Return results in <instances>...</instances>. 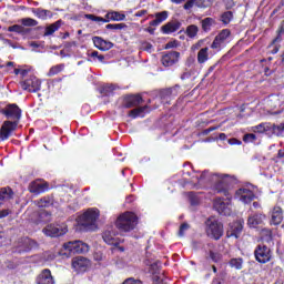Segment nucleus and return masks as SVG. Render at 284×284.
<instances>
[{
	"instance_id": "6e6d98bb",
	"label": "nucleus",
	"mask_w": 284,
	"mask_h": 284,
	"mask_svg": "<svg viewBox=\"0 0 284 284\" xmlns=\"http://www.w3.org/2000/svg\"><path fill=\"white\" fill-rule=\"evenodd\" d=\"M8 241V237L6 236V233L0 232V247Z\"/></svg>"
},
{
	"instance_id": "f257e3e1",
	"label": "nucleus",
	"mask_w": 284,
	"mask_h": 284,
	"mask_svg": "<svg viewBox=\"0 0 284 284\" xmlns=\"http://www.w3.org/2000/svg\"><path fill=\"white\" fill-rule=\"evenodd\" d=\"M199 183H210L217 194H223L226 200L216 197L213 203L214 210L223 216H230L232 214V194H230V183L232 178L230 175L213 174L204 171L201 176H196Z\"/></svg>"
},
{
	"instance_id": "09e8293b",
	"label": "nucleus",
	"mask_w": 284,
	"mask_h": 284,
	"mask_svg": "<svg viewBox=\"0 0 284 284\" xmlns=\"http://www.w3.org/2000/svg\"><path fill=\"white\" fill-rule=\"evenodd\" d=\"M210 258L213 263H219L221 261V253H214V251H210Z\"/></svg>"
},
{
	"instance_id": "680f3d73",
	"label": "nucleus",
	"mask_w": 284,
	"mask_h": 284,
	"mask_svg": "<svg viewBox=\"0 0 284 284\" xmlns=\"http://www.w3.org/2000/svg\"><path fill=\"white\" fill-rule=\"evenodd\" d=\"M145 14H148V10H141V11H138L134 17H145Z\"/></svg>"
},
{
	"instance_id": "58836bf2",
	"label": "nucleus",
	"mask_w": 284,
	"mask_h": 284,
	"mask_svg": "<svg viewBox=\"0 0 284 284\" xmlns=\"http://www.w3.org/2000/svg\"><path fill=\"white\" fill-rule=\"evenodd\" d=\"M64 68H65L64 64H58V65L52 67L48 72V77H54V75L59 74V72H63Z\"/></svg>"
},
{
	"instance_id": "f704fd0d",
	"label": "nucleus",
	"mask_w": 284,
	"mask_h": 284,
	"mask_svg": "<svg viewBox=\"0 0 284 284\" xmlns=\"http://www.w3.org/2000/svg\"><path fill=\"white\" fill-rule=\"evenodd\" d=\"M230 267H233L234 270H243V258H231L229 262Z\"/></svg>"
},
{
	"instance_id": "de8ad7c7",
	"label": "nucleus",
	"mask_w": 284,
	"mask_h": 284,
	"mask_svg": "<svg viewBox=\"0 0 284 284\" xmlns=\"http://www.w3.org/2000/svg\"><path fill=\"white\" fill-rule=\"evenodd\" d=\"M187 230H190V224L187 223L181 224L179 230V236H185V232H187Z\"/></svg>"
},
{
	"instance_id": "a878e982",
	"label": "nucleus",
	"mask_w": 284,
	"mask_h": 284,
	"mask_svg": "<svg viewBox=\"0 0 284 284\" xmlns=\"http://www.w3.org/2000/svg\"><path fill=\"white\" fill-rule=\"evenodd\" d=\"M243 232V224L241 222H234L231 226V231H227L226 236L232 237L235 236V239H239V234Z\"/></svg>"
},
{
	"instance_id": "72a5a7b5",
	"label": "nucleus",
	"mask_w": 284,
	"mask_h": 284,
	"mask_svg": "<svg viewBox=\"0 0 284 284\" xmlns=\"http://www.w3.org/2000/svg\"><path fill=\"white\" fill-rule=\"evenodd\" d=\"M111 21H125V14L119 11H109Z\"/></svg>"
},
{
	"instance_id": "7c9ffc66",
	"label": "nucleus",
	"mask_w": 284,
	"mask_h": 284,
	"mask_svg": "<svg viewBox=\"0 0 284 284\" xmlns=\"http://www.w3.org/2000/svg\"><path fill=\"white\" fill-rule=\"evenodd\" d=\"M19 22L23 28H34L39 26V21L32 18H22L21 20H19Z\"/></svg>"
},
{
	"instance_id": "0e129e2a",
	"label": "nucleus",
	"mask_w": 284,
	"mask_h": 284,
	"mask_svg": "<svg viewBox=\"0 0 284 284\" xmlns=\"http://www.w3.org/2000/svg\"><path fill=\"white\" fill-rule=\"evenodd\" d=\"M266 243H272V231H266Z\"/></svg>"
},
{
	"instance_id": "5fc2aeb1",
	"label": "nucleus",
	"mask_w": 284,
	"mask_h": 284,
	"mask_svg": "<svg viewBox=\"0 0 284 284\" xmlns=\"http://www.w3.org/2000/svg\"><path fill=\"white\" fill-rule=\"evenodd\" d=\"M227 143H229V145H241L242 142L240 140H237L236 138H232V139L227 140Z\"/></svg>"
},
{
	"instance_id": "ea45409f",
	"label": "nucleus",
	"mask_w": 284,
	"mask_h": 284,
	"mask_svg": "<svg viewBox=\"0 0 284 284\" xmlns=\"http://www.w3.org/2000/svg\"><path fill=\"white\" fill-rule=\"evenodd\" d=\"M186 34L187 37H190L191 39H194V37H196V34H199V27L191 24L186 28Z\"/></svg>"
},
{
	"instance_id": "20e7f679",
	"label": "nucleus",
	"mask_w": 284,
	"mask_h": 284,
	"mask_svg": "<svg viewBox=\"0 0 284 284\" xmlns=\"http://www.w3.org/2000/svg\"><path fill=\"white\" fill-rule=\"evenodd\" d=\"M101 215V212L97 207H92L87 210L84 214L80 216V225L82 227H85L87 230H97V221H99V216Z\"/></svg>"
},
{
	"instance_id": "4be33fe9",
	"label": "nucleus",
	"mask_w": 284,
	"mask_h": 284,
	"mask_svg": "<svg viewBox=\"0 0 284 284\" xmlns=\"http://www.w3.org/2000/svg\"><path fill=\"white\" fill-rule=\"evenodd\" d=\"M179 90H181V87L175 85L173 88L163 89L160 91V97L163 99V101L171 99V97H176L179 94Z\"/></svg>"
},
{
	"instance_id": "f3484780",
	"label": "nucleus",
	"mask_w": 284,
	"mask_h": 284,
	"mask_svg": "<svg viewBox=\"0 0 284 284\" xmlns=\"http://www.w3.org/2000/svg\"><path fill=\"white\" fill-rule=\"evenodd\" d=\"M37 284H54V277L49 268L42 270L36 280Z\"/></svg>"
},
{
	"instance_id": "5701e85b",
	"label": "nucleus",
	"mask_w": 284,
	"mask_h": 284,
	"mask_svg": "<svg viewBox=\"0 0 284 284\" xmlns=\"http://www.w3.org/2000/svg\"><path fill=\"white\" fill-rule=\"evenodd\" d=\"M14 199V192L10 186L1 187L0 189V205H2L3 201H10Z\"/></svg>"
},
{
	"instance_id": "1a4fd4ad",
	"label": "nucleus",
	"mask_w": 284,
	"mask_h": 284,
	"mask_svg": "<svg viewBox=\"0 0 284 284\" xmlns=\"http://www.w3.org/2000/svg\"><path fill=\"white\" fill-rule=\"evenodd\" d=\"M45 236H51L52 239L57 236H63V234L68 233V226L65 224H49L43 229Z\"/></svg>"
},
{
	"instance_id": "6ab92c4d",
	"label": "nucleus",
	"mask_w": 284,
	"mask_h": 284,
	"mask_svg": "<svg viewBox=\"0 0 284 284\" xmlns=\"http://www.w3.org/2000/svg\"><path fill=\"white\" fill-rule=\"evenodd\" d=\"M143 103V98L141 95H125L123 100L124 108H136V105H141Z\"/></svg>"
},
{
	"instance_id": "4468645a",
	"label": "nucleus",
	"mask_w": 284,
	"mask_h": 284,
	"mask_svg": "<svg viewBox=\"0 0 284 284\" xmlns=\"http://www.w3.org/2000/svg\"><path fill=\"white\" fill-rule=\"evenodd\" d=\"M102 239L106 245H119V243H121L119 237H116V232H114L113 226H110L104 231Z\"/></svg>"
},
{
	"instance_id": "473e14b6",
	"label": "nucleus",
	"mask_w": 284,
	"mask_h": 284,
	"mask_svg": "<svg viewBox=\"0 0 284 284\" xmlns=\"http://www.w3.org/2000/svg\"><path fill=\"white\" fill-rule=\"evenodd\" d=\"M34 204L38 207H50V205H52V199H50V196H44V197L36 201Z\"/></svg>"
},
{
	"instance_id": "f8f14e48",
	"label": "nucleus",
	"mask_w": 284,
	"mask_h": 284,
	"mask_svg": "<svg viewBox=\"0 0 284 284\" xmlns=\"http://www.w3.org/2000/svg\"><path fill=\"white\" fill-rule=\"evenodd\" d=\"M231 32L229 29H223L213 40L211 48L212 50H221L225 45V41L230 37Z\"/></svg>"
},
{
	"instance_id": "8fccbe9b",
	"label": "nucleus",
	"mask_w": 284,
	"mask_h": 284,
	"mask_svg": "<svg viewBox=\"0 0 284 284\" xmlns=\"http://www.w3.org/2000/svg\"><path fill=\"white\" fill-rule=\"evenodd\" d=\"M122 284H143V282L134 277H128Z\"/></svg>"
},
{
	"instance_id": "2f4dec72",
	"label": "nucleus",
	"mask_w": 284,
	"mask_h": 284,
	"mask_svg": "<svg viewBox=\"0 0 284 284\" xmlns=\"http://www.w3.org/2000/svg\"><path fill=\"white\" fill-rule=\"evenodd\" d=\"M61 28V20H58L57 22L50 24L49 27L45 28L44 37H50L52 36L53 32H57Z\"/></svg>"
},
{
	"instance_id": "4d7b16f0",
	"label": "nucleus",
	"mask_w": 284,
	"mask_h": 284,
	"mask_svg": "<svg viewBox=\"0 0 284 284\" xmlns=\"http://www.w3.org/2000/svg\"><path fill=\"white\" fill-rule=\"evenodd\" d=\"M10 214V210L4 209L0 211V219H6Z\"/></svg>"
},
{
	"instance_id": "9b49d317",
	"label": "nucleus",
	"mask_w": 284,
	"mask_h": 284,
	"mask_svg": "<svg viewBox=\"0 0 284 284\" xmlns=\"http://www.w3.org/2000/svg\"><path fill=\"white\" fill-rule=\"evenodd\" d=\"M254 197H255L254 192H252V190L246 187L239 189L234 195V199L236 201H241L242 203H245V204L253 202Z\"/></svg>"
},
{
	"instance_id": "e2e57ef3",
	"label": "nucleus",
	"mask_w": 284,
	"mask_h": 284,
	"mask_svg": "<svg viewBox=\"0 0 284 284\" xmlns=\"http://www.w3.org/2000/svg\"><path fill=\"white\" fill-rule=\"evenodd\" d=\"M99 55V51H92L91 53H88V57H91L92 59H98Z\"/></svg>"
},
{
	"instance_id": "c9c22d12",
	"label": "nucleus",
	"mask_w": 284,
	"mask_h": 284,
	"mask_svg": "<svg viewBox=\"0 0 284 284\" xmlns=\"http://www.w3.org/2000/svg\"><path fill=\"white\" fill-rule=\"evenodd\" d=\"M281 41H283V39H281V34H278L271 43L270 48H273V50L271 51V54H277L278 50H281V45L276 44V43H281Z\"/></svg>"
},
{
	"instance_id": "13d9d810",
	"label": "nucleus",
	"mask_w": 284,
	"mask_h": 284,
	"mask_svg": "<svg viewBox=\"0 0 284 284\" xmlns=\"http://www.w3.org/2000/svg\"><path fill=\"white\" fill-rule=\"evenodd\" d=\"M203 45V41H199L195 44L192 45L191 50H201V47Z\"/></svg>"
},
{
	"instance_id": "c85d7f7f",
	"label": "nucleus",
	"mask_w": 284,
	"mask_h": 284,
	"mask_svg": "<svg viewBox=\"0 0 284 284\" xmlns=\"http://www.w3.org/2000/svg\"><path fill=\"white\" fill-rule=\"evenodd\" d=\"M32 12L36 17H38V19H42V21H45V19H48V17H52V11L41 9V8L33 9Z\"/></svg>"
},
{
	"instance_id": "774afa93",
	"label": "nucleus",
	"mask_w": 284,
	"mask_h": 284,
	"mask_svg": "<svg viewBox=\"0 0 284 284\" xmlns=\"http://www.w3.org/2000/svg\"><path fill=\"white\" fill-rule=\"evenodd\" d=\"M170 48H174V42L166 43L165 50H170Z\"/></svg>"
},
{
	"instance_id": "69168bd1",
	"label": "nucleus",
	"mask_w": 284,
	"mask_h": 284,
	"mask_svg": "<svg viewBox=\"0 0 284 284\" xmlns=\"http://www.w3.org/2000/svg\"><path fill=\"white\" fill-rule=\"evenodd\" d=\"M112 90H114V87H112V85L104 87V94H108L109 92H112Z\"/></svg>"
},
{
	"instance_id": "39448f33",
	"label": "nucleus",
	"mask_w": 284,
	"mask_h": 284,
	"mask_svg": "<svg viewBox=\"0 0 284 284\" xmlns=\"http://www.w3.org/2000/svg\"><path fill=\"white\" fill-rule=\"evenodd\" d=\"M205 233L210 239L220 241L223 236V223L215 217H209L205 222Z\"/></svg>"
},
{
	"instance_id": "052dcab7",
	"label": "nucleus",
	"mask_w": 284,
	"mask_h": 284,
	"mask_svg": "<svg viewBox=\"0 0 284 284\" xmlns=\"http://www.w3.org/2000/svg\"><path fill=\"white\" fill-rule=\"evenodd\" d=\"M102 23H110V21H112V19L110 18V12H108L105 14V18H102V20H100Z\"/></svg>"
},
{
	"instance_id": "864d4df0",
	"label": "nucleus",
	"mask_w": 284,
	"mask_h": 284,
	"mask_svg": "<svg viewBox=\"0 0 284 284\" xmlns=\"http://www.w3.org/2000/svg\"><path fill=\"white\" fill-rule=\"evenodd\" d=\"M194 3H196V0H189V1L184 4V10H192V8H194Z\"/></svg>"
},
{
	"instance_id": "3c124183",
	"label": "nucleus",
	"mask_w": 284,
	"mask_h": 284,
	"mask_svg": "<svg viewBox=\"0 0 284 284\" xmlns=\"http://www.w3.org/2000/svg\"><path fill=\"white\" fill-rule=\"evenodd\" d=\"M85 19H89V21H95V22L103 21V18L94 14H85Z\"/></svg>"
},
{
	"instance_id": "c756f323",
	"label": "nucleus",
	"mask_w": 284,
	"mask_h": 284,
	"mask_svg": "<svg viewBox=\"0 0 284 284\" xmlns=\"http://www.w3.org/2000/svg\"><path fill=\"white\" fill-rule=\"evenodd\" d=\"M168 19V11H162L155 13V19L150 22V26L156 27L160 26V23H163Z\"/></svg>"
},
{
	"instance_id": "79ce46f5",
	"label": "nucleus",
	"mask_w": 284,
	"mask_h": 284,
	"mask_svg": "<svg viewBox=\"0 0 284 284\" xmlns=\"http://www.w3.org/2000/svg\"><path fill=\"white\" fill-rule=\"evenodd\" d=\"M222 22L227 26V23H230V21H232V19H234V14L232 13V11H226L222 14L221 17Z\"/></svg>"
},
{
	"instance_id": "412c9836",
	"label": "nucleus",
	"mask_w": 284,
	"mask_h": 284,
	"mask_svg": "<svg viewBox=\"0 0 284 284\" xmlns=\"http://www.w3.org/2000/svg\"><path fill=\"white\" fill-rule=\"evenodd\" d=\"M263 221H265V215L256 213L248 216L247 225L250 227H258V225H263Z\"/></svg>"
},
{
	"instance_id": "603ef678",
	"label": "nucleus",
	"mask_w": 284,
	"mask_h": 284,
	"mask_svg": "<svg viewBox=\"0 0 284 284\" xmlns=\"http://www.w3.org/2000/svg\"><path fill=\"white\" fill-rule=\"evenodd\" d=\"M276 163H284V149H281L276 156Z\"/></svg>"
},
{
	"instance_id": "dca6fc26",
	"label": "nucleus",
	"mask_w": 284,
	"mask_h": 284,
	"mask_svg": "<svg viewBox=\"0 0 284 284\" xmlns=\"http://www.w3.org/2000/svg\"><path fill=\"white\" fill-rule=\"evenodd\" d=\"M48 183L41 180H36L29 184V192L31 194H42V192H47Z\"/></svg>"
},
{
	"instance_id": "2eb2a0df",
	"label": "nucleus",
	"mask_w": 284,
	"mask_h": 284,
	"mask_svg": "<svg viewBox=\"0 0 284 284\" xmlns=\"http://www.w3.org/2000/svg\"><path fill=\"white\" fill-rule=\"evenodd\" d=\"M72 267L75 272H87L90 267V261L83 256H78L72 260Z\"/></svg>"
},
{
	"instance_id": "bb28decb",
	"label": "nucleus",
	"mask_w": 284,
	"mask_h": 284,
	"mask_svg": "<svg viewBox=\"0 0 284 284\" xmlns=\"http://www.w3.org/2000/svg\"><path fill=\"white\" fill-rule=\"evenodd\" d=\"M283 132H284V123L278 125L271 123L268 136H272V134H275V136H283Z\"/></svg>"
},
{
	"instance_id": "a211bd4d",
	"label": "nucleus",
	"mask_w": 284,
	"mask_h": 284,
	"mask_svg": "<svg viewBox=\"0 0 284 284\" xmlns=\"http://www.w3.org/2000/svg\"><path fill=\"white\" fill-rule=\"evenodd\" d=\"M93 43L95 48L102 52H108V50H112V48H114V43L104 40L101 37H93Z\"/></svg>"
},
{
	"instance_id": "bf43d9fd",
	"label": "nucleus",
	"mask_w": 284,
	"mask_h": 284,
	"mask_svg": "<svg viewBox=\"0 0 284 284\" xmlns=\"http://www.w3.org/2000/svg\"><path fill=\"white\" fill-rule=\"evenodd\" d=\"M143 50H146V52H152V44L149 43V42H145L143 45H142Z\"/></svg>"
},
{
	"instance_id": "0eeeda50",
	"label": "nucleus",
	"mask_w": 284,
	"mask_h": 284,
	"mask_svg": "<svg viewBox=\"0 0 284 284\" xmlns=\"http://www.w3.org/2000/svg\"><path fill=\"white\" fill-rule=\"evenodd\" d=\"M179 59H181L179 51H166L162 53L161 63L164 68H172L179 63Z\"/></svg>"
},
{
	"instance_id": "f03ea898",
	"label": "nucleus",
	"mask_w": 284,
	"mask_h": 284,
	"mask_svg": "<svg viewBox=\"0 0 284 284\" xmlns=\"http://www.w3.org/2000/svg\"><path fill=\"white\" fill-rule=\"evenodd\" d=\"M1 114H4L7 119H11L13 121H4L0 129L1 141H8L12 132L17 130V125H19V120L21 119V110L17 104H9L6 109L1 110Z\"/></svg>"
},
{
	"instance_id": "7ed1b4c3",
	"label": "nucleus",
	"mask_w": 284,
	"mask_h": 284,
	"mask_svg": "<svg viewBox=\"0 0 284 284\" xmlns=\"http://www.w3.org/2000/svg\"><path fill=\"white\" fill-rule=\"evenodd\" d=\"M138 221L139 219L136 217V214L125 212L118 217L115 226L120 232H132V230L136 227Z\"/></svg>"
},
{
	"instance_id": "423d86ee",
	"label": "nucleus",
	"mask_w": 284,
	"mask_h": 284,
	"mask_svg": "<svg viewBox=\"0 0 284 284\" xmlns=\"http://www.w3.org/2000/svg\"><path fill=\"white\" fill-rule=\"evenodd\" d=\"M254 256L258 263H270L272 261V250L265 244H260L254 251Z\"/></svg>"
},
{
	"instance_id": "49530a36",
	"label": "nucleus",
	"mask_w": 284,
	"mask_h": 284,
	"mask_svg": "<svg viewBox=\"0 0 284 284\" xmlns=\"http://www.w3.org/2000/svg\"><path fill=\"white\" fill-rule=\"evenodd\" d=\"M153 283L154 284H165V280L163 278V275H159V273H155L153 275Z\"/></svg>"
},
{
	"instance_id": "aec40b11",
	"label": "nucleus",
	"mask_w": 284,
	"mask_h": 284,
	"mask_svg": "<svg viewBox=\"0 0 284 284\" xmlns=\"http://www.w3.org/2000/svg\"><path fill=\"white\" fill-rule=\"evenodd\" d=\"M272 225H281L283 223V209L275 206L271 215Z\"/></svg>"
},
{
	"instance_id": "b1692460",
	"label": "nucleus",
	"mask_w": 284,
	"mask_h": 284,
	"mask_svg": "<svg viewBox=\"0 0 284 284\" xmlns=\"http://www.w3.org/2000/svg\"><path fill=\"white\" fill-rule=\"evenodd\" d=\"M271 122H263L255 126H252V132H255L257 134H267L270 136V129H271Z\"/></svg>"
},
{
	"instance_id": "e433bc0d",
	"label": "nucleus",
	"mask_w": 284,
	"mask_h": 284,
	"mask_svg": "<svg viewBox=\"0 0 284 284\" xmlns=\"http://www.w3.org/2000/svg\"><path fill=\"white\" fill-rule=\"evenodd\" d=\"M146 110H148V105L139 106V108L131 110L130 114H131V116L136 119V116H143V114Z\"/></svg>"
},
{
	"instance_id": "ddd939ff",
	"label": "nucleus",
	"mask_w": 284,
	"mask_h": 284,
	"mask_svg": "<svg viewBox=\"0 0 284 284\" xmlns=\"http://www.w3.org/2000/svg\"><path fill=\"white\" fill-rule=\"evenodd\" d=\"M33 247H37V242L30 240V237H22L18 241L16 252L21 254L22 252H30Z\"/></svg>"
},
{
	"instance_id": "4c0bfd02",
	"label": "nucleus",
	"mask_w": 284,
	"mask_h": 284,
	"mask_svg": "<svg viewBox=\"0 0 284 284\" xmlns=\"http://www.w3.org/2000/svg\"><path fill=\"white\" fill-rule=\"evenodd\" d=\"M8 32H17L18 34H26V27L23 24H13L8 28Z\"/></svg>"
},
{
	"instance_id": "6e6552de",
	"label": "nucleus",
	"mask_w": 284,
	"mask_h": 284,
	"mask_svg": "<svg viewBox=\"0 0 284 284\" xmlns=\"http://www.w3.org/2000/svg\"><path fill=\"white\" fill-rule=\"evenodd\" d=\"M64 250L72 254H87L90 252V246L81 241H73L64 244Z\"/></svg>"
},
{
	"instance_id": "393cba45",
	"label": "nucleus",
	"mask_w": 284,
	"mask_h": 284,
	"mask_svg": "<svg viewBox=\"0 0 284 284\" xmlns=\"http://www.w3.org/2000/svg\"><path fill=\"white\" fill-rule=\"evenodd\" d=\"M180 28H181V22L172 21L162 26V32L163 34H172V32H176V30H179Z\"/></svg>"
},
{
	"instance_id": "37998d69",
	"label": "nucleus",
	"mask_w": 284,
	"mask_h": 284,
	"mask_svg": "<svg viewBox=\"0 0 284 284\" xmlns=\"http://www.w3.org/2000/svg\"><path fill=\"white\" fill-rule=\"evenodd\" d=\"M159 270H161V262L156 261L150 265L149 272L151 274H159Z\"/></svg>"
},
{
	"instance_id": "338daca9",
	"label": "nucleus",
	"mask_w": 284,
	"mask_h": 284,
	"mask_svg": "<svg viewBox=\"0 0 284 284\" xmlns=\"http://www.w3.org/2000/svg\"><path fill=\"white\" fill-rule=\"evenodd\" d=\"M219 139L220 141H225V139H227V135L225 133H220Z\"/></svg>"
},
{
	"instance_id": "cd10ccee",
	"label": "nucleus",
	"mask_w": 284,
	"mask_h": 284,
	"mask_svg": "<svg viewBox=\"0 0 284 284\" xmlns=\"http://www.w3.org/2000/svg\"><path fill=\"white\" fill-rule=\"evenodd\" d=\"M210 59V48H202L197 52V63H205Z\"/></svg>"
},
{
	"instance_id": "9d476101",
	"label": "nucleus",
	"mask_w": 284,
	"mask_h": 284,
	"mask_svg": "<svg viewBox=\"0 0 284 284\" xmlns=\"http://www.w3.org/2000/svg\"><path fill=\"white\" fill-rule=\"evenodd\" d=\"M21 88L27 92H39V90H41V80L34 75H31L21 82Z\"/></svg>"
},
{
	"instance_id": "a18cd8bd",
	"label": "nucleus",
	"mask_w": 284,
	"mask_h": 284,
	"mask_svg": "<svg viewBox=\"0 0 284 284\" xmlns=\"http://www.w3.org/2000/svg\"><path fill=\"white\" fill-rule=\"evenodd\" d=\"M243 141H244V143H254V141H256V134H254V133H246L243 136Z\"/></svg>"
},
{
	"instance_id": "c03bdc74",
	"label": "nucleus",
	"mask_w": 284,
	"mask_h": 284,
	"mask_svg": "<svg viewBox=\"0 0 284 284\" xmlns=\"http://www.w3.org/2000/svg\"><path fill=\"white\" fill-rule=\"evenodd\" d=\"M106 30H124V28H128L125 23H118V24H106Z\"/></svg>"
},
{
	"instance_id": "a19ab883",
	"label": "nucleus",
	"mask_w": 284,
	"mask_h": 284,
	"mask_svg": "<svg viewBox=\"0 0 284 284\" xmlns=\"http://www.w3.org/2000/svg\"><path fill=\"white\" fill-rule=\"evenodd\" d=\"M213 23H214V19L205 18L204 20H202V30H204V32H209Z\"/></svg>"
}]
</instances>
